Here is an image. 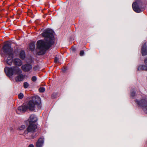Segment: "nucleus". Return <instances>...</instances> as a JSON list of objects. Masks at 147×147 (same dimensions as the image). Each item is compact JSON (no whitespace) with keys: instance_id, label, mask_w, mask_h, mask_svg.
<instances>
[{"instance_id":"f257e3e1","label":"nucleus","mask_w":147,"mask_h":147,"mask_svg":"<svg viewBox=\"0 0 147 147\" xmlns=\"http://www.w3.org/2000/svg\"><path fill=\"white\" fill-rule=\"evenodd\" d=\"M53 31L50 29L48 28L44 30L42 36L45 38V41L40 40L37 42V47L40 50L38 55L45 54L46 51L53 44Z\"/></svg>"},{"instance_id":"f03ea898","label":"nucleus","mask_w":147,"mask_h":147,"mask_svg":"<svg viewBox=\"0 0 147 147\" xmlns=\"http://www.w3.org/2000/svg\"><path fill=\"white\" fill-rule=\"evenodd\" d=\"M36 105L38 109H40L42 107L40 98L38 96L32 97L31 100H30L27 105H24L19 107L16 112L18 114H19L18 111L24 112L28 109L30 111H34L35 109Z\"/></svg>"},{"instance_id":"7ed1b4c3","label":"nucleus","mask_w":147,"mask_h":147,"mask_svg":"<svg viewBox=\"0 0 147 147\" xmlns=\"http://www.w3.org/2000/svg\"><path fill=\"white\" fill-rule=\"evenodd\" d=\"M4 71L6 75L9 77H10L13 75H19L15 78V80L17 82L23 80L24 78V76L22 74L21 70L17 66L5 67L4 69Z\"/></svg>"},{"instance_id":"20e7f679","label":"nucleus","mask_w":147,"mask_h":147,"mask_svg":"<svg viewBox=\"0 0 147 147\" xmlns=\"http://www.w3.org/2000/svg\"><path fill=\"white\" fill-rule=\"evenodd\" d=\"M3 50L7 57L6 59L7 63L9 65H11L13 62V52L11 45L9 43L5 44L3 47Z\"/></svg>"},{"instance_id":"39448f33","label":"nucleus","mask_w":147,"mask_h":147,"mask_svg":"<svg viewBox=\"0 0 147 147\" xmlns=\"http://www.w3.org/2000/svg\"><path fill=\"white\" fill-rule=\"evenodd\" d=\"M135 102L145 113H147V100L146 98H144L140 100L136 99Z\"/></svg>"},{"instance_id":"423d86ee","label":"nucleus","mask_w":147,"mask_h":147,"mask_svg":"<svg viewBox=\"0 0 147 147\" xmlns=\"http://www.w3.org/2000/svg\"><path fill=\"white\" fill-rule=\"evenodd\" d=\"M142 3L141 0H137L132 5L133 9L136 12L140 13L142 11L141 9Z\"/></svg>"},{"instance_id":"0eeeda50","label":"nucleus","mask_w":147,"mask_h":147,"mask_svg":"<svg viewBox=\"0 0 147 147\" xmlns=\"http://www.w3.org/2000/svg\"><path fill=\"white\" fill-rule=\"evenodd\" d=\"M37 130V126L34 123H29L26 130L24 131L25 134H27L28 133H33Z\"/></svg>"},{"instance_id":"6e6552de","label":"nucleus","mask_w":147,"mask_h":147,"mask_svg":"<svg viewBox=\"0 0 147 147\" xmlns=\"http://www.w3.org/2000/svg\"><path fill=\"white\" fill-rule=\"evenodd\" d=\"M21 68L24 71L28 72L32 69V66L31 64L27 63L22 65Z\"/></svg>"},{"instance_id":"1a4fd4ad","label":"nucleus","mask_w":147,"mask_h":147,"mask_svg":"<svg viewBox=\"0 0 147 147\" xmlns=\"http://www.w3.org/2000/svg\"><path fill=\"white\" fill-rule=\"evenodd\" d=\"M144 62L146 65H141L138 66L137 70H140L147 71V58L144 61Z\"/></svg>"},{"instance_id":"9d476101","label":"nucleus","mask_w":147,"mask_h":147,"mask_svg":"<svg viewBox=\"0 0 147 147\" xmlns=\"http://www.w3.org/2000/svg\"><path fill=\"white\" fill-rule=\"evenodd\" d=\"M37 117L34 115H31L28 119L29 123H34L37 121Z\"/></svg>"},{"instance_id":"9b49d317","label":"nucleus","mask_w":147,"mask_h":147,"mask_svg":"<svg viewBox=\"0 0 147 147\" xmlns=\"http://www.w3.org/2000/svg\"><path fill=\"white\" fill-rule=\"evenodd\" d=\"M141 53L142 55L143 56L147 55V48L145 43L142 46L141 49Z\"/></svg>"},{"instance_id":"f8f14e48","label":"nucleus","mask_w":147,"mask_h":147,"mask_svg":"<svg viewBox=\"0 0 147 147\" xmlns=\"http://www.w3.org/2000/svg\"><path fill=\"white\" fill-rule=\"evenodd\" d=\"M44 143V139L40 138L38 140L36 144V147H42Z\"/></svg>"},{"instance_id":"ddd939ff","label":"nucleus","mask_w":147,"mask_h":147,"mask_svg":"<svg viewBox=\"0 0 147 147\" xmlns=\"http://www.w3.org/2000/svg\"><path fill=\"white\" fill-rule=\"evenodd\" d=\"M13 63L15 65L18 66H21L22 64L21 60L18 58L14 59L13 60Z\"/></svg>"},{"instance_id":"4468645a","label":"nucleus","mask_w":147,"mask_h":147,"mask_svg":"<svg viewBox=\"0 0 147 147\" xmlns=\"http://www.w3.org/2000/svg\"><path fill=\"white\" fill-rule=\"evenodd\" d=\"M20 57L22 59H24L25 57V54L24 51L23 50L20 51Z\"/></svg>"},{"instance_id":"2eb2a0df","label":"nucleus","mask_w":147,"mask_h":147,"mask_svg":"<svg viewBox=\"0 0 147 147\" xmlns=\"http://www.w3.org/2000/svg\"><path fill=\"white\" fill-rule=\"evenodd\" d=\"M30 47L32 51H34L35 48L34 43H31L30 45Z\"/></svg>"},{"instance_id":"dca6fc26","label":"nucleus","mask_w":147,"mask_h":147,"mask_svg":"<svg viewBox=\"0 0 147 147\" xmlns=\"http://www.w3.org/2000/svg\"><path fill=\"white\" fill-rule=\"evenodd\" d=\"M26 128V126L24 125H22L18 127V130H22Z\"/></svg>"},{"instance_id":"f3484780","label":"nucleus","mask_w":147,"mask_h":147,"mask_svg":"<svg viewBox=\"0 0 147 147\" xmlns=\"http://www.w3.org/2000/svg\"><path fill=\"white\" fill-rule=\"evenodd\" d=\"M136 94H135V91L132 90L131 91V96L133 98H134V97L135 96V95Z\"/></svg>"},{"instance_id":"a211bd4d","label":"nucleus","mask_w":147,"mask_h":147,"mask_svg":"<svg viewBox=\"0 0 147 147\" xmlns=\"http://www.w3.org/2000/svg\"><path fill=\"white\" fill-rule=\"evenodd\" d=\"M39 91L40 92H43L45 91V88L44 87H41L39 88Z\"/></svg>"},{"instance_id":"6ab92c4d","label":"nucleus","mask_w":147,"mask_h":147,"mask_svg":"<svg viewBox=\"0 0 147 147\" xmlns=\"http://www.w3.org/2000/svg\"><path fill=\"white\" fill-rule=\"evenodd\" d=\"M24 86L25 88H28L29 86V84L27 82H24Z\"/></svg>"},{"instance_id":"aec40b11","label":"nucleus","mask_w":147,"mask_h":147,"mask_svg":"<svg viewBox=\"0 0 147 147\" xmlns=\"http://www.w3.org/2000/svg\"><path fill=\"white\" fill-rule=\"evenodd\" d=\"M18 96L19 99H21L23 98L24 95L22 93H21L18 95Z\"/></svg>"},{"instance_id":"412c9836","label":"nucleus","mask_w":147,"mask_h":147,"mask_svg":"<svg viewBox=\"0 0 147 147\" xmlns=\"http://www.w3.org/2000/svg\"><path fill=\"white\" fill-rule=\"evenodd\" d=\"M37 80V78L36 76H33L32 77V80L33 82H35Z\"/></svg>"},{"instance_id":"4be33fe9","label":"nucleus","mask_w":147,"mask_h":147,"mask_svg":"<svg viewBox=\"0 0 147 147\" xmlns=\"http://www.w3.org/2000/svg\"><path fill=\"white\" fill-rule=\"evenodd\" d=\"M84 54V52L83 51H81L80 53V55L82 56Z\"/></svg>"},{"instance_id":"5701e85b","label":"nucleus","mask_w":147,"mask_h":147,"mask_svg":"<svg viewBox=\"0 0 147 147\" xmlns=\"http://www.w3.org/2000/svg\"><path fill=\"white\" fill-rule=\"evenodd\" d=\"M58 61H59L57 57H55V58L54 62L55 63H57L59 62Z\"/></svg>"},{"instance_id":"b1692460","label":"nucleus","mask_w":147,"mask_h":147,"mask_svg":"<svg viewBox=\"0 0 147 147\" xmlns=\"http://www.w3.org/2000/svg\"><path fill=\"white\" fill-rule=\"evenodd\" d=\"M56 93H54L53 94L52 96L53 98H55V96H56Z\"/></svg>"},{"instance_id":"393cba45","label":"nucleus","mask_w":147,"mask_h":147,"mask_svg":"<svg viewBox=\"0 0 147 147\" xmlns=\"http://www.w3.org/2000/svg\"><path fill=\"white\" fill-rule=\"evenodd\" d=\"M28 147H34V146L33 144H30L29 145Z\"/></svg>"},{"instance_id":"a878e982","label":"nucleus","mask_w":147,"mask_h":147,"mask_svg":"<svg viewBox=\"0 0 147 147\" xmlns=\"http://www.w3.org/2000/svg\"><path fill=\"white\" fill-rule=\"evenodd\" d=\"M13 129L12 127H11L10 128V130L11 131H12L13 130Z\"/></svg>"},{"instance_id":"bb28decb","label":"nucleus","mask_w":147,"mask_h":147,"mask_svg":"<svg viewBox=\"0 0 147 147\" xmlns=\"http://www.w3.org/2000/svg\"><path fill=\"white\" fill-rule=\"evenodd\" d=\"M72 51H75V49L74 48H72Z\"/></svg>"},{"instance_id":"cd10ccee","label":"nucleus","mask_w":147,"mask_h":147,"mask_svg":"<svg viewBox=\"0 0 147 147\" xmlns=\"http://www.w3.org/2000/svg\"><path fill=\"white\" fill-rule=\"evenodd\" d=\"M65 69H63V72H65Z\"/></svg>"},{"instance_id":"c85d7f7f","label":"nucleus","mask_w":147,"mask_h":147,"mask_svg":"<svg viewBox=\"0 0 147 147\" xmlns=\"http://www.w3.org/2000/svg\"><path fill=\"white\" fill-rule=\"evenodd\" d=\"M32 138H34V137H33L32 136Z\"/></svg>"},{"instance_id":"c756f323","label":"nucleus","mask_w":147,"mask_h":147,"mask_svg":"<svg viewBox=\"0 0 147 147\" xmlns=\"http://www.w3.org/2000/svg\"><path fill=\"white\" fill-rule=\"evenodd\" d=\"M34 69H35V67H34Z\"/></svg>"}]
</instances>
